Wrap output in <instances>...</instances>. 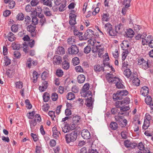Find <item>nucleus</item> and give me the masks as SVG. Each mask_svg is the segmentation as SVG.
I'll return each mask as SVG.
<instances>
[{
  "label": "nucleus",
  "mask_w": 153,
  "mask_h": 153,
  "mask_svg": "<svg viewBox=\"0 0 153 153\" xmlns=\"http://www.w3.org/2000/svg\"><path fill=\"white\" fill-rule=\"evenodd\" d=\"M32 61H33V64H34V61L32 60L31 58H29L28 59L26 62V65L29 68H30L31 66Z\"/></svg>",
  "instance_id": "obj_58"
},
{
  "label": "nucleus",
  "mask_w": 153,
  "mask_h": 153,
  "mask_svg": "<svg viewBox=\"0 0 153 153\" xmlns=\"http://www.w3.org/2000/svg\"><path fill=\"white\" fill-rule=\"evenodd\" d=\"M31 22V18L28 16H25L24 20V23L26 25H28Z\"/></svg>",
  "instance_id": "obj_45"
},
{
  "label": "nucleus",
  "mask_w": 153,
  "mask_h": 153,
  "mask_svg": "<svg viewBox=\"0 0 153 153\" xmlns=\"http://www.w3.org/2000/svg\"><path fill=\"white\" fill-rule=\"evenodd\" d=\"M53 136L55 138H57L59 137L60 134L59 131H58L57 128L54 126L52 128Z\"/></svg>",
  "instance_id": "obj_21"
},
{
  "label": "nucleus",
  "mask_w": 153,
  "mask_h": 153,
  "mask_svg": "<svg viewBox=\"0 0 153 153\" xmlns=\"http://www.w3.org/2000/svg\"><path fill=\"white\" fill-rule=\"evenodd\" d=\"M58 95L55 92H53L52 93L51 98L52 101H56L58 99Z\"/></svg>",
  "instance_id": "obj_37"
},
{
  "label": "nucleus",
  "mask_w": 153,
  "mask_h": 153,
  "mask_svg": "<svg viewBox=\"0 0 153 153\" xmlns=\"http://www.w3.org/2000/svg\"><path fill=\"white\" fill-rule=\"evenodd\" d=\"M107 33L110 36H115L117 35V33L116 31V30H114L112 28V29H110V30L108 31V32Z\"/></svg>",
  "instance_id": "obj_39"
},
{
  "label": "nucleus",
  "mask_w": 153,
  "mask_h": 153,
  "mask_svg": "<svg viewBox=\"0 0 153 153\" xmlns=\"http://www.w3.org/2000/svg\"><path fill=\"white\" fill-rule=\"evenodd\" d=\"M73 64L74 65H78L79 63V60L77 57L74 58L72 60Z\"/></svg>",
  "instance_id": "obj_43"
},
{
  "label": "nucleus",
  "mask_w": 153,
  "mask_h": 153,
  "mask_svg": "<svg viewBox=\"0 0 153 153\" xmlns=\"http://www.w3.org/2000/svg\"><path fill=\"white\" fill-rule=\"evenodd\" d=\"M11 30L13 32H16L18 31V25H13L11 27Z\"/></svg>",
  "instance_id": "obj_46"
},
{
  "label": "nucleus",
  "mask_w": 153,
  "mask_h": 153,
  "mask_svg": "<svg viewBox=\"0 0 153 153\" xmlns=\"http://www.w3.org/2000/svg\"><path fill=\"white\" fill-rule=\"evenodd\" d=\"M56 52L58 54H63L65 53L64 49L62 47L59 46L57 49Z\"/></svg>",
  "instance_id": "obj_31"
},
{
  "label": "nucleus",
  "mask_w": 153,
  "mask_h": 153,
  "mask_svg": "<svg viewBox=\"0 0 153 153\" xmlns=\"http://www.w3.org/2000/svg\"><path fill=\"white\" fill-rule=\"evenodd\" d=\"M150 67V65L149 64L148 61L145 60V62H144L143 64L141 66L142 68L145 70H146L148 69Z\"/></svg>",
  "instance_id": "obj_41"
},
{
  "label": "nucleus",
  "mask_w": 153,
  "mask_h": 153,
  "mask_svg": "<svg viewBox=\"0 0 153 153\" xmlns=\"http://www.w3.org/2000/svg\"><path fill=\"white\" fill-rule=\"evenodd\" d=\"M119 125L122 127H125L127 124V120L125 119H123L122 121L119 123Z\"/></svg>",
  "instance_id": "obj_51"
},
{
  "label": "nucleus",
  "mask_w": 153,
  "mask_h": 153,
  "mask_svg": "<svg viewBox=\"0 0 153 153\" xmlns=\"http://www.w3.org/2000/svg\"><path fill=\"white\" fill-rule=\"evenodd\" d=\"M145 62V60L144 59L141 57L139 58L138 60V65H141V66L144 63V62Z\"/></svg>",
  "instance_id": "obj_55"
},
{
  "label": "nucleus",
  "mask_w": 153,
  "mask_h": 153,
  "mask_svg": "<svg viewBox=\"0 0 153 153\" xmlns=\"http://www.w3.org/2000/svg\"><path fill=\"white\" fill-rule=\"evenodd\" d=\"M31 21L32 24L35 25L38 23V19L37 17L36 16L32 18Z\"/></svg>",
  "instance_id": "obj_56"
},
{
  "label": "nucleus",
  "mask_w": 153,
  "mask_h": 153,
  "mask_svg": "<svg viewBox=\"0 0 153 153\" xmlns=\"http://www.w3.org/2000/svg\"><path fill=\"white\" fill-rule=\"evenodd\" d=\"M14 74V72L10 69H8L6 72V74L10 78L12 77Z\"/></svg>",
  "instance_id": "obj_49"
},
{
  "label": "nucleus",
  "mask_w": 153,
  "mask_h": 153,
  "mask_svg": "<svg viewBox=\"0 0 153 153\" xmlns=\"http://www.w3.org/2000/svg\"><path fill=\"white\" fill-rule=\"evenodd\" d=\"M106 78L109 82L115 83V86L118 89H123L124 88V85L122 83V80L118 78L113 77L112 75L108 74Z\"/></svg>",
  "instance_id": "obj_2"
},
{
  "label": "nucleus",
  "mask_w": 153,
  "mask_h": 153,
  "mask_svg": "<svg viewBox=\"0 0 153 153\" xmlns=\"http://www.w3.org/2000/svg\"><path fill=\"white\" fill-rule=\"evenodd\" d=\"M43 98L44 102H47L50 99V96L48 93L45 92L44 94L43 95Z\"/></svg>",
  "instance_id": "obj_33"
},
{
  "label": "nucleus",
  "mask_w": 153,
  "mask_h": 153,
  "mask_svg": "<svg viewBox=\"0 0 153 153\" xmlns=\"http://www.w3.org/2000/svg\"><path fill=\"white\" fill-rule=\"evenodd\" d=\"M36 27L35 25H28L27 27V30L30 33L32 37H34L36 36V33L35 31Z\"/></svg>",
  "instance_id": "obj_7"
},
{
  "label": "nucleus",
  "mask_w": 153,
  "mask_h": 153,
  "mask_svg": "<svg viewBox=\"0 0 153 153\" xmlns=\"http://www.w3.org/2000/svg\"><path fill=\"white\" fill-rule=\"evenodd\" d=\"M146 33H143V35H141L140 34H138L137 35L135 36V38L137 40H139L141 38L142 39V37H146Z\"/></svg>",
  "instance_id": "obj_47"
},
{
  "label": "nucleus",
  "mask_w": 153,
  "mask_h": 153,
  "mask_svg": "<svg viewBox=\"0 0 153 153\" xmlns=\"http://www.w3.org/2000/svg\"><path fill=\"white\" fill-rule=\"evenodd\" d=\"M85 79L84 75L83 74H80L77 77L78 82L79 83H82L84 82Z\"/></svg>",
  "instance_id": "obj_25"
},
{
  "label": "nucleus",
  "mask_w": 153,
  "mask_h": 153,
  "mask_svg": "<svg viewBox=\"0 0 153 153\" xmlns=\"http://www.w3.org/2000/svg\"><path fill=\"white\" fill-rule=\"evenodd\" d=\"M121 46L123 50H126V48H128L129 47V45L128 44V42L126 41H123L121 44Z\"/></svg>",
  "instance_id": "obj_29"
},
{
  "label": "nucleus",
  "mask_w": 153,
  "mask_h": 153,
  "mask_svg": "<svg viewBox=\"0 0 153 153\" xmlns=\"http://www.w3.org/2000/svg\"><path fill=\"white\" fill-rule=\"evenodd\" d=\"M130 102V99L129 98L126 97L123 100L117 101L115 102L116 107L120 108L121 112H124L130 109L129 105H128Z\"/></svg>",
  "instance_id": "obj_1"
},
{
  "label": "nucleus",
  "mask_w": 153,
  "mask_h": 153,
  "mask_svg": "<svg viewBox=\"0 0 153 153\" xmlns=\"http://www.w3.org/2000/svg\"><path fill=\"white\" fill-rule=\"evenodd\" d=\"M33 77L32 78V79L33 80V82L35 83L37 81V79L38 77V74L37 72L36 71H34L33 73Z\"/></svg>",
  "instance_id": "obj_32"
},
{
  "label": "nucleus",
  "mask_w": 153,
  "mask_h": 153,
  "mask_svg": "<svg viewBox=\"0 0 153 153\" xmlns=\"http://www.w3.org/2000/svg\"><path fill=\"white\" fill-rule=\"evenodd\" d=\"M81 135L82 137L86 139H90L91 137L90 134L86 129H84L81 132Z\"/></svg>",
  "instance_id": "obj_13"
},
{
  "label": "nucleus",
  "mask_w": 153,
  "mask_h": 153,
  "mask_svg": "<svg viewBox=\"0 0 153 153\" xmlns=\"http://www.w3.org/2000/svg\"><path fill=\"white\" fill-rule=\"evenodd\" d=\"M75 40L74 36H71L67 40L68 43L70 45H73L75 43Z\"/></svg>",
  "instance_id": "obj_35"
},
{
  "label": "nucleus",
  "mask_w": 153,
  "mask_h": 153,
  "mask_svg": "<svg viewBox=\"0 0 153 153\" xmlns=\"http://www.w3.org/2000/svg\"><path fill=\"white\" fill-rule=\"evenodd\" d=\"M8 39L10 42L14 41L16 39L14 34L11 32H9L8 34Z\"/></svg>",
  "instance_id": "obj_27"
},
{
  "label": "nucleus",
  "mask_w": 153,
  "mask_h": 153,
  "mask_svg": "<svg viewBox=\"0 0 153 153\" xmlns=\"http://www.w3.org/2000/svg\"><path fill=\"white\" fill-rule=\"evenodd\" d=\"M123 113H118L117 115L115 116V120L119 124L120 122H122V120L124 119V117L123 116H120V114H123Z\"/></svg>",
  "instance_id": "obj_20"
},
{
  "label": "nucleus",
  "mask_w": 153,
  "mask_h": 153,
  "mask_svg": "<svg viewBox=\"0 0 153 153\" xmlns=\"http://www.w3.org/2000/svg\"><path fill=\"white\" fill-rule=\"evenodd\" d=\"M35 112L34 111H33L31 112H29L27 114V116L29 119H32Z\"/></svg>",
  "instance_id": "obj_60"
},
{
  "label": "nucleus",
  "mask_w": 153,
  "mask_h": 153,
  "mask_svg": "<svg viewBox=\"0 0 153 153\" xmlns=\"http://www.w3.org/2000/svg\"><path fill=\"white\" fill-rule=\"evenodd\" d=\"M73 123L76 124L80 123L81 121V118L79 116L76 115L73 118Z\"/></svg>",
  "instance_id": "obj_28"
},
{
  "label": "nucleus",
  "mask_w": 153,
  "mask_h": 153,
  "mask_svg": "<svg viewBox=\"0 0 153 153\" xmlns=\"http://www.w3.org/2000/svg\"><path fill=\"white\" fill-rule=\"evenodd\" d=\"M110 17L108 13H103L101 15V21L104 24V22H108L110 20Z\"/></svg>",
  "instance_id": "obj_12"
},
{
  "label": "nucleus",
  "mask_w": 153,
  "mask_h": 153,
  "mask_svg": "<svg viewBox=\"0 0 153 153\" xmlns=\"http://www.w3.org/2000/svg\"><path fill=\"white\" fill-rule=\"evenodd\" d=\"M42 12V8L40 6H38L36 8L35 10H34L33 13L34 14L36 13L37 14L38 13H41Z\"/></svg>",
  "instance_id": "obj_54"
},
{
  "label": "nucleus",
  "mask_w": 153,
  "mask_h": 153,
  "mask_svg": "<svg viewBox=\"0 0 153 153\" xmlns=\"http://www.w3.org/2000/svg\"><path fill=\"white\" fill-rule=\"evenodd\" d=\"M132 77H130V79H132L134 78L132 81L133 85L137 86H139L140 84V81L138 78L136 77V74H132Z\"/></svg>",
  "instance_id": "obj_15"
},
{
  "label": "nucleus",
  "mask_w": 153,
  "mask_h": 153,
  "mask_svg": "<svg viewBox=\"0 0 153 153\" xmlns=\"http://www.w3.org/2000/svg\"><path fill=\"white\" fill-rule=\"evenodd\" d=\"M79 89L78 88L76 85L73 86L72 88V91L74 93H77L79 91Z\"/></svg>",
  "instance_id": "obj_64"
},
{
  "label": "nucleus",
  "mask_w": 153,
  "mask_h": 153,
  "mask_svg": "<svg viewBox=\"0 0 153 153\" xmlns=\"http://www.w3.org/2000/svg\"><path fill=\"white\" fill-rule=\"evenodd\" d=\"M25 103L26 107L28 109H30L32 108V105L28 100L27 99L25 100Z\"/></svg>",
  "instance_id": "obj_50"
},
{
  "label": "nucleus",
  "mask_w": 153,
  "mask_h": 153,
  "mask_svg": "<svg viewBox=\"0 0 153 153\" xmlns=\"http://www.w3.org/2000/svg\"><path fill=\"white\" fill-rule=\"evenodd\" d=\"M105 66V64L103 62L102 64L101 65H96L94 68V70L97 73L100 72L101 71H104V67Z\"/></svg>",
  "instance_id": "obj_8"
},
{
  "label": "nucleus",
  "mask_w": 153,
  "mask_h": 153,
  "mask_svg": "<svg viewBox=\"0 0 153 153\" xmlns=\"http://www.w3.org/2000/svg\"><path fill=\"white\" fill-rule=\"evenodd\" d=\"M60 126L63 132L66 133L69 131V128L67 123L65 122L62 123L60 125Z\"/></svg>",
  "instance_id": "obj_17"
},
{
  "label": "nucleus",
  "mask_w": 153,
  "mask_h": 153,
  "mask_svg": "<svg viewBox=\"0 0 153 153\" xmlns=\"http://www.w3.org/2000/svg\"><path fill=\"white\" fill-rule=\"evenodd\" d=\"M125 36L127 37L132 38L134 35V33L132 29L129 28L127 29L125 31Z\"/></svg>",
  "instance_id": "obj_10"
},
{
  "label": "nucleus",
  "mask_w": 153,
  "mask_h": 153,
  "mask_svg": "<svg viewBox=\"0 0 153 153\" xmlns=\"http://www.w3.org/2000/svg\"><path fill=\"white\" fill-rule=\"evenodd\" d=\"M30 124L31 128L34 126L36 124V119L31 121L30 122Z\"/></svg>",
  "instance_id": "obj_63"
},
{
  "label": "nucleus",
  "mask_w": 153,
  "mask_h": 153,
  "mask_svg": "<svg viewBox=\"0 0 153 153\" xmlns=\"http://www.w3.org/2000/svg\"><path fill=\"white\" fill-rule=\"evenodd\" d=\"M150 121L147 120H144V123L143 126V129L146 130L149 126Z\"/></svg>",
  "instance_id": "obj_38"
},
{
  "label": "nucleus",
  "mask_w": 153,
  "mask_h": 153,
  "mask_svg": "<svg viewBox=\"0 0 153 153\" xmlns=\"http://www.w3.org/2000/svg\"><path fill=\"white\" fill-rule=\"evenodd\" d=\"M128 92L126 90L117 91L116 94L113 95V98L116 100H120L123 96H125L128 94Z\"/></svg>",
  "instance_id": "obj_4"
},
{
  "label": "nucleus",
  "mask_w": 153,
  "mask_h": 153,
  "mask_svg": "<svg viewBox=\"0 0 153 153\" xmlns=\"http://www.w3.org/2000/svg\"><path fill=\"white\" fill-rule=\"evenodd\" d=\"M24 17V14L22 13H20L17 15L16 18L18 20L22 21L23 20Z\"/></svg>",
  "instance_id": "obj_42"
},
{
  "label": "nucleus",
  "mask_w": 153,
  "mask_h": 153,
  "mask_svg": "<svg viewBox=\"0 0 153 153\" xmlns=\"http://www.w3.org/2000/svg\"><path fill=\"white\" fill-rule=\"evenodd\" d=\"M77 134L76 131H72L71 133L65 135V138L66 143H69L75 141L77 138Z\"/></svg>",
  "instance_id": "obj_3"
},
{
  "label": "nucleus",
  "mask_w": 153,
  "mask_h": 153,
  "mask_svg": "<svg viewBox=\"0 0 153 153\" xmlns=\"http://www.w3.org/2000/svg\"><path fill=\"white\" fill-rule=\"evenodd\" d=\"M146 37H142V43L143 45H147V43L153 39V37L152 36L149 35H148L146 39Z\"/></svg>",
  "instance_id": "obj_11"
},
{
  "label": "nucleus",
  "mask_w": 153,
  "mask_h": 153,
  "mask_svg": "<svg viewBox=\"0 0 153 153\" xmlns=\"http://www.w3.org/2000/svg\"><path fill=\"white\" fill-rule=\"evenodd\" d=\"M75 70L77 72H82L83 71L82 68L80 66H78L75 67Z\"/></svg>",
  "instance_id": "obj_61"
},
{
  "label": "nucleus",
  "mask_w": 153,
  "mask_h": 153,
  "mask_svg": "<svg viewBox=\"0 0 153 153\" xmlns=\"http://www.w3.org/2000/svg\"><path fill=\"white\" fill-rule=\"evenodd\" d=\"M12 47L14 50H19L20 47V45L19 44L13 43L12 44Z\"/></svg>",
  "instance_id": "obj_48"
},
{
  "label": "nucleus",
  "mask_w": 153,
  "mask_h": 153,
  "mask_svg": "<svg viewBox=\"0 0 153 153\" xmlns=\"http://www.w3.org/2000/svg\"><path fill=\"white\" fill-rule=\"evenodd\" d=\"M110 127L112 130H116L118 128V125L115 122H111L110 124Z\"/></svg>",
  "instance_id": "obj_36"
},
{
  "label": "nucleus",
  "mask_w": 153,
  "mask_h": 153,
  "mask_svg": "<svg viewBox=\"0 0 153 153\" xmlns=\"http://www.w3.org/2000/svg\"><path fill=\"white\" fill-rule=\"evenodd\" d=\"M124 145L127 148L131 146V142L128 140H126L124 142Z\"/></svg>",
  "instance_id": "obj_62"
},
{
  "label": "nucleus",
  "mask_w": 153,
  "mask_h": 153,
  "mask_svg": "<svg viewBox=\"0 0 153 153\" xmlns=\"http://www.w3.org/2000/svg\"><path fill=\"white\" fill-rule=\"evenodd\" d=\"M62 62V58L58 55H55L53 58V63L54 65H59Z\"/></svg>",
  "instance_id": "obj_14"
},
{
  "label": "nucleus",
  "mask_w": 153,
  "mask_h": 153,
  "mask_svg": "<svg viewBox=\"0 0 153 153\" xmlns=\"http://www.w3.org/2000/svg\"><path fill=\"white\" fill-rule=\"evenodd\" d=\"M140 92L143 96L145 97L147 96L149 93L148 88L146 86L143 87L141 89Z\"/></svg>",
  "instance_id": "obj_18"
},
{
  "label": "nucleus",
  "mask_w": 153,
  "mask_h": 153,
  "mask_svg": "<svg viewBox=\"0 0 153 153\" xmlns=\"http://www.w3.org/2000/svg\"><path fill=\"white\" fill-rule=\"evenodd\" d=\"M89 88V85L88 83H87L85 84L83 87L82 89V92L81 93V96H83L84 97L88 96L90 95L91 92H88L89 93L88 94L86 92Z\"/></svg>",
  "instance_id": "obj_6"
},
{
  "label": "nucleus",
  "mask_w": 153,
  "mask_h": 153,
  "mask_svg": "<svg viewBox=\"0 0 153 153\" xmlns=\"http://www.w3.org/2000/svg\"><path fill=\"white\" fill-rule=\"evenodd\" d=\"M93 101L92 100V98L91 97H90L86 100V105L91 108H92V104Z\"/></svg>",
  "instance_id": "obj_24"
},
{
  "label": "nucleus",
  "mask_w": 153,
  "mask_h": 153,
  "mask_svg": "<svg viewBox=\"0 0 153 153\" xmlns=\"http://www.w3.org/2000/svg\"><path fill=\"white\" fill-rule=\"evenodd\" d=\"M68 51L70 54H76L78 52L79 50L76 45H74L68 48Z\"/></svg>",
  "instance_id": "obj_9"
},
{
  "label": "nucleus",
  "mask_w": 153,
  "mask_h": 153,
  "mask_svg": "<svg viewBox=\"0 0 153 153\" xmlns=\"http://www.w3.org/2000/svg\"><path fill=\"white\" fill-rule=\"evenodd\" d=\"M137 147L140 150H144L145 149L144 145L142 142H140L139 143Z\"/></svg>",
  "instance_id": "obj_59"
},
{
  "label": "nucleus",
  "mask_w": 153,
  "mask_h": 153,
  "mask_svg": "<svg viewBox=\"0 0 153 153\" xmlns=\"http://www.w3.org/2000/svg\"><path fill=\"white\" fill-rule=\"evenodd\" d=\"M41 3L43 5L51 7H52V3L51 0H40Z\"/></svg>",
  "instance_id": "obj_22"
},
{
  "label": "nucleus",
  "mask_w": 153,
  "mask_h": 153,
  "mask_svg": "<svg viewBox=\"0 0 153 153\" xmlns=\"http://www.w3.org/2000/svg\"><path fill=\"white\" fill-rule=\"evenodd\" d=\"M15 1H9L8 6L10 9H12L15 7Z\"/></svg>",
  "instance_id": "obj_57"
},
{
  "label": "nucleus",
  "mask_w": 153,
  "mask_h": 153,
  "mask_svg": "<svg viewBox=\"0 0 153 153\" xmlns=\"http://www.w3.org/2000/svg\"><path fill=\"white\" fill-rule=\"evenodd\" d=\"M112 25L109 23L105 24L104 28L105 31L107 33L108 31L112 29Z\"/></svg>",
  "instance_id": "obj_34"
},
{
  "label": "nucleus",
  "mask_w": 153,
  "mask_h": 153,
  "mask_svg": "<svg viewBox=\"0 0 153 153\" xmlns=\"http://www.w3.org/2000/svg\"><path fill=\"white\" fill-rule=\"evenodd\" d=\"M70 64L69 62L66 60L63 62L62 64V68L66 70H68L70 67Z\"/></svg>",
  "instance_id": "obj_23"
},
{
  "label": "nucleus",
  "mask_w": 153,
  "mask_h": 153,
  "mask_svg": "<svg viewBox=\"0 0 153 153\" xmlns=\"http://www.w3.org/2000/svg\"><path fill=\"white\" fill-rule=\"evenodd\" d=\"M123 71L124 74L127 78L132 77L131 75V72L129 69L127 68Z\"/></svg>",
  "instance_id": "obj_26"
},
{
  "label": "nucleus",
  "mask_w": 153,
  "mask_h": 153,
  "mask_svg": "<svg viewBox=\"0 0 153 153\" xmlns=\"http://www.w3.org/2000/svg\"><path fill=\"white\" fill-rule=\"evenodd\" d=\"M44 14L47 16L50 17L52 16V13L50 10L47 7L43 8Z\"/></svg>",
  "instance_id": "obj_19"
},
{
  "label": "nucleus",
  "mask_w": 153,
  "mask_h": 153,
  "mask_svg": "<svg viewBox=\"0 0 153 153\" xmlns=\"http://www.w3.org/2000/svg\"><path fill=\"white\" fill-rule=\"evenodd\" d=\"M4 61L5 65L7 66L10 64V60L7 56H6L4 57Z\"/></svg>",
  "instance_id": "obj_52"
},
{
  "label": "nucleus",
  "mask_w": 153,
  "mask_h": 153,
  "mask_svg": "<svg viewBox=\"0 0 153 153\" xmlns=\"http://www.w3.org/2000/svg\"><path fill=\"white\" fill-rule=\"evenodd\" d=\"M56 75L59 77H61L63 75V72L61 69H58L56 71Z\"/></svg>",
  "instance_id": "obj_44"
},
{
  "label": "nucleus",
  "mask_w": 153,
  "mask_h": 153,
  "mask_svg": "<svg viewBox=\"0 0 153 153\" xmlns=\"http://www.w3.org/2000/svg\"><path fill=\"white\" fill-rule=\"evenodd\" d=\"M91 51V48L89 46H86L84 49V52L86 54L88 53Z\"/></svg>",
  "instance_id": "obj_53"
},
{
  "label": "nucleus",
  "mask_w": 153,
  "mask_h": 153,
  "mask_svg": "<svg viewBox=\"0 0 153 153\" xmlns=\"http://www.w3.org/2000/svg\"><path fill=\"white\" fill-rule=\"evenodd\" d=\"M145 102L148 105L152 103V99L150 96H147L145 99Z\"/></svg>",
  "instance_id": "obj_40"
},
{
  "label": "nucleus",
  "mask_w": 153,
  "mask_h": 153,
  "mask_svg": "<svg viewBox=\"0 0 153 153\" xmlns=\"http://www.w3.org/2000/svg\"><path fill=\"white\" fill-rule=\"evenodd\" d=\"M94 32L91 29H88L85 33L83 36L82 39L86 40L87 39H91L94 36Z\"/></svg>",
  "instance_id": "obj_5"
},
{
  "label": "nucleus",
  "mask_w": 153,
  "mask_h": 153,
  "mask_svg": "<svg viewBox=\"0 0 153 153\" xmlns=\"http://www.w3.org/2000/svg\"><path fill=\"white\" fill-rule=\"evenodd\" d=\"M115 29L117 33L121 34L124 30L123 25L120 23L115 26Z\"/></svg>",
  "instance_id": "obj_16"
},
{
  "label": "nucleus",
  "mask_w": 153,
  "mask_h": 153,
  "mask_svg": "<svg viewBox=\"0 0 153 153\" xmlns=\"http://www.w3.org/2000/svg\"><path fill=\"white\" fill-rule=\"evenodd\" d=\"M66 98L68 100H72L75 98V95L73 93L69 92L67 94Z\"/></svg>",
  "instance_id": "obj_30"
}]
</instances>
